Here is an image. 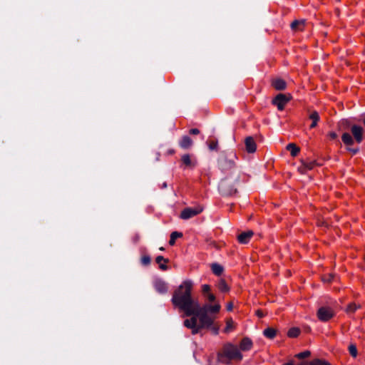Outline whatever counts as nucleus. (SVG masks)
Segmentation results:
<instances>
[{"label":"nucleus","instance_id":"4468645a","mask_svg":"<svg viewBox=\"0 0 365 365\" xmlns=\"http://www.w3.org/2000/svg\"><path fill=\"white\" fill-rule=\"evenodd\" d=\"M271 84L277 91H283L287 88L286 82L282 78L272 79Z\"/></svg>","mask_w":365,"mask_h":365},{"label":"nucleus","instance_id":"f03ea898","mask_svg":"<svg viewBox=\"0 0 365 365\" xmlns=\"http://www.w3.org/2000/svg\"><path fill=\"white\" fill-rule=\"evenodd\" d=\"M243 355L240 351L238 347L232 344L226 343L222 349L218 351L217 359L219 363L222 364H231L232 361H241Z\"/></svg>","mask_w":365,"mask_h":365},{"label":"nucleus","instance_id":"6ab92c4d","mask_svg":"<svg viewBox=\"0 0 365 365\" xmlns=\"http://www.w3.org/2000/svg\"><path fill=\"white\" fill-rule=\"evenodd\" d=\"M210 267L213 274L217 276H220L224 271L223 267L218 263H212Z\"/></svg>","mask_w":365,"mask_h":365},{"label":"nucleus","instance_id":"37998d69","mask_svg":"<svg viewBox=\"0 0 365 365\" xmlns=\"http://www.w3.org/2000/svg\"><path fill=\"white\" fill-rule=\"evenodd\" d=\"M299 365H312V361H310V362H302Z\"/></svg>","mask_w":365,"mask_h":365},{"label":"nucleus","instance_id":"2f4dec72","mask_svg":"<svg viewBox=\"0 0 365 365\" xmlns=\"http://www.w3.org/2000/svg\"><path fill=\"white\" fill-rule=\"evenodd\" d=\"M334 278V275L333 274H325L322 277V280L324 282H331Z\"/></svg>","mask_w":365,"mask_h":365},{"label":"nucleus","instance_id":"bb28decb","mask_svg":"<svg viewBox=\"0 0 365 365\" xmlns=\"http://www.w3.org/2000/svg\"><path fill=\"white\" fill-rule=\"evenodd\" d=\"M233 329H234V322L232 321V319H229L226 322V327L225 328L224 331L226 333H228Z\"/></svg>","mask_w":365,"mask_h":365},{"label":"nucleus","instance_id":"20e7f679","mask_svg":"<svg viewBox=\"0 0 365 365\" xmlns=\"http://www.w3.org/2000/svg\"><path fill=\"white\" fill-rule=\"evenodd\" d=\"M351 132L353 137L349 133H344L341 135L343 143L346 145H352L354 140L356 143H360L363 140L364 129L361 126L354 125L351 127Z\"/></svg>","mask_w":365,"mask_h":365},{"label":"nucleus","instance_id":"aec40b11","mask_svg":"<svg viewBox=\"0 0 365 365\" xmlns=\"http://www.w3.org/2000/svg\"><path fill=\"white\" fill-rule=\"evenodd\" d=\"M287 150H289L293 157H295L299 153V148L294 143H289L287 145Z\"/></svg>","mask_w":365,"mask_h":365},{"label":"nucleus","instance_id":"f257e3e1","mask_svg":"<svg viewBox=\"0 0 365 365\" xmlns=\"http://www.w3.org/2000/svg\"><path fill=\"white\" fill-rule=\"evenodd\" d=\"M193 286L192 280H184L174 291L171 302L186 317H192L185 319L183 324L192 329L193 334H196L202 328L212 325L215 318L213 314L220 312L221 306L216 303L213 305L205 304L201 307L198 301L192 298Z\"/></svg>","mask_w":365,"mask_h":365},{"label":"nucleus","instance_id":"c756f323","mask_svg":"<svg viewBox=\"0 0 365 365\" xmlns=\"http://www.w3.org/2000/svg\"><path fill=\"white\" fill-rule=\"evenodd\" d=\"M208 147L211 150H217L218 148V142L217 140H211L207 142Z\"/></svg>","mask_w":365,"mask_h":365},{"label":"nucleus","instance_id":"58836bf2","mask_svg":"<svg viewBox=\"0 0 365 365\" xmlns=\"http://www.w3.org/2000/svg\"><path fill=\"white\" fill-rule=\"evenodd\" d=\"M233 309V304L232 302H230L227 304V311H232Z\"/></svg>","mask_w":365,"mask_h":365},{"label":"nucleus","instance_id":"9d476101","mask_svg":"<svg viewBox=\"0 0 365 365\" xmlns=\"http://www.w3.org/2000/svg\"><path fill=\"white\" fill-rule=\"evenodd\" d=\"M253 346V343L252 340L248 337H244L239 345L238 349H240V351H250Z\"/></svg>","mask_w":365,"mask_h":365},{"label":"nucleus","instance_id":"393cba45","mask_svg":"<svg viewBox=\"0 0 365 365\" xmlns=\"http://www.w3.org/2000/svg\"><path fill=\"white\" fill-rule=\"evenodd\" d=\"M359 308H360V305L359 304H356V303H351L349 304L346 309V312L349 314L350 313H354L356 312V309H358Z\"/></svg>","mask_w":365,"mask_h":365},{"label":"nucleus","instance_id":"dca6fc26","mask_svg":"<svg viewBox=\"0 0 365 365\" xmlns=\"http://www.w3.org/2000/svg\"><path fill=\"white\" fill-rule=\"evenodd\" d=\"M290 26L294 31H303L305 26V20H295L291 24Z\"/></svg>","mask_w":365,"mask_h":365},{"label":"nucleus","instance_id":"72a5a7b5","mask_svg":"<svg viewBox=\"0 0 365 365\" xmlns=\"http://www.w3.org/2000/svg\"><path fill=\"white\" fill-rule=\"evenodd\" d=\"M141 262L144 265H148L150 263V258L149 256H143L141 259Z\"/></svg>","mask_w":365,"mask_h":365},{"label":"nucleus","instance_id":"1a4fd4ad","mask_svg":"<svg viewBox=\"0 0 365 365\" xmlns=\"http://www.w3.org/2000/svg\"><path fill=\"white\" fill-rule=\"evenodd\" d=\"M181 161L185 168L192 169L197 165V159L190 154H184L181 157Z\"/></svg>","mask_w":365,"mask_h":365},{"label":"nucleus","instance_id":"7c9ffc66","mask_svg":"<svg viewBox=\"0 0 365 365\" xmlns=\"http://www.w3.org/2000/svg\"><path fill=\"white\" fill-rule=\"evenodd\" d=\"M310 355H311V352L307 350V351H302V352H300V353L296 354L295 356L299 359H302L307 358Z\"/></svg>","mask_w":365,"mask_h":365},{"label":"nucleus","instance_id":"a211bd4d","mask_svg":"<svg viewBox=\"0 0 365 365\" xmlns=\"http://www.w3.org/2000/svg\"><path fill=\"white\" fill-rule=\"evenodd\" d=\"M157 264L159 265V268L162 270H167V263L169 262L168 259L164 258L163 256H158L155 259Z\"/></svg>","mask_w":365,"mask_h":365},{"label":"nucleus","instance_id":"a18cd8bd","mask_svg":"<svg viewBox=\"0 0 365 365\" xmlns=\"http://www.w3.org/2000/svg\"><path fill=\"white\" fill-rule=\"evenodd\" d=\"M170 154L174 153V150H170Z\"/></svg>","mask_w":365,"mask_h":365},{"label":"nucleus","instance_id":"b1692460","mask_svg":"<svg viewBox=\"0 0 365 365\" xmlns=\"http://www.w3.org/2000/svg\"><path fill=\"white\" fill-rule=\"evenodd\" d=\"M302 163L308 170L313 169L317 165L315 160H307L306 161L302 160Z\"/></svg>","mask_w":365,"mask_h":365},{"label":"nucleus","instance_id":"4be33fe9","mask_svg":"<svg viewBox=\"0 0 365 365\" xmlns=\"http://www.w3.org/2000/svg\"><path fill=\"white\" fill-rule=\"evenodd\" d=\"M218 289L222 292H227L230 290V287L223 279H220L217 284Z\"/></svg>","mask_w":365,"mask_h":365},{"label":"nucleus","instance_id":"49530a36","mask_svg":"<svg viewBox=\"0 0 365 365\" xmlns=\"http://www.w3.org/2000/svg\"><path fill=\"white\" fill-rule=\"evenodd\" d=\"M363 123H364V126H365V118H364V120H363Z\"/></svg>","mask_w":365,"mask_h":365},{"label":"nucleus","instance_id":"5701e85b","mask_svg":"<svg viewBox=\"0 0 365 365\" xmlns=\"http://www.w3.org/2000/svg\"><path fill=\"white\" fill-rule=\"evenodd\" d=\"M182 236V234L181 232H176V231L173 232L170 235V238L169 240L170 245H174L175 243V240L178 238L181 237Z\"/></svg>","mask_w":365,"mask_h":365},{"label":"nucleus","instance_id":"f8f14e48","mask_svg":"<svg viewBox=\"0 0 365 365\" xmlns=\"http://www.w3.org/2000/svg\"><path fill=\"white\" fill-rule=\"evenodd\" d=\"M253 235L254 232L252 230L243 232L237 236V240L241 244H247L250 242Z\"/></svg>","mask_w":365,"mask_h":365},{"label":"nucleus","instance_id":"4c0bfd02","mask_svg":"<svg viewBox=\"0 0 365 365\" xmlns=\"http://www.w3.org/2000/svg\"><path fill=\"white\" fill-rule=\"evenodd\" d=\"M213 324V323L212 324ZM205 327H204L203 329H205ZM207 329H209V327H206ZM210 328L213 331V332L215 334H218V327H212V325H211L210 327Z\"/></svg>","mask_w":365,"mask_h":365},{"label":"nucleus","instance_id":"a878e982","mask_svg":"<svg viewBox=\"0 0 365 365\" xmlns=\"http://www.w3.org/2000/svg\"><path fill=\"white\" fill-rule=\"evenodd\" d=\"M299 333H300V330H299V329L296 328V327H293V328H291V329L288 331V332H287V335H288V336H289V337L294 338V337L298 336V335L299 334Z\"/></svg>","mask_w":365,"mask_h":365},{"label":"nucleus","instance_id":"a19ab883","mask_svg":"<svg viewBox=\"0 0 365 365\" xmlns=\"http://www.w3.org/2000/svg\"><path fill=\"white\" fill-rule=\"evenodd\" d=\"M348 150L351 152L353 154H356L358 153L359 151V149L356 148V149H354V148H348Z\"/></svg>","mask_w":365,"mask_h":365},{"label":"nucleus","instance_id":"0eeeda50","mask_svg":"<svg viewBox=\"0 0 365 365\" xmlns=\"http://www.w3.org/2000/svg\"><path fill=\"white\" fill-rule=\"evenodd\" d=\"M291 99L292 96L290 94L279 93L272 100V103L277 107L278 110H282Z\"/></svg>","mask_w":365,"mask_h":365},{"label":"nucleus","instance_id":"f704fd0d","mask_svg":"<svg viewBox=\"0 0 365 365\" xmlns=\"http://www.w3.org/2000/svg\"><path fill=\"white\" fill-rule=\"evenodd\" d=\"M204 296L209 302H214L215 300V296L210 292Z\"/></svg>","mask_w":365,"mask_h":365},{"label":"nucleus","instance_id":"2eb2a0df","mask_svg":"<svg viewBox=\"0 0 365 365\" xmlns=\"http://www.w3.org/2000/svg\"><path fill=\"white\" fill-rule=\"evenodd\" d=\"M309 119L312 120V123L309 126L310 129L314 128L317 125L318 122L319 121L320 117L318 112L316 110L309 111Z\"/></svg>","mask_w":365,"mask_h":365},{"label":"nucleus","instance_id":"cd10ccee","mask_svg":"<svg viewBox=\"0 0 365 365\" xmlns=\"http://www.w3.org/2000/svg\"><path fill=\"white\" fill-rule=\"evenodd\" d=\"M349 354L353 356V357H356L357 356V349H356V346L355 344H351L349 346Z\"/></svg>","mask_w":365,"mask_h":365},{"label":"nucleus","instance_id":"7ed1b4c3","mask_svg":"<svg viewBox=\"0 0 365 365\" xmlns=\"http://www.w3.org/2000/svg\"><path fill=\"white\" fill-rule=\"evenodd\" d=\"M240 175L237 171L232 172V176L226 177L219 183L220 192L224 195H232L237 192L240 185Z\"/></svg>","mask_w":365,"mask_h":365},{"label":"nucleus","instance_id":"79ce46f5","mask_svg":"<svg viewBox=\"0 0 365 365\" xmlns=\"http://www.w3.org/2000/svg\"><path fill=\"white\" fill-rule=\"evenodd\" d=\"M329 136L331 139H335L336 138V134L335 133H330Z\"/></svg>","mask_w":365,"mask_h":365},{"label":"nucleus","instance_id":"c85d7f7f","mask_svg":"<svg viewBox=\"0 0 365 365\" xmlns=\"http://www.w3.org/2000/svg\"><path fill=\"white\" fill-rule=\"evenodd\" d=\"M312 361V365H331L328 361L320 359H315Z\"/></svg>","mask_w":365,"mask_h":365},{"label":"nucleus","instance_id":"f3484780","mask_svg":"<svg viewBox=\"0 0 365 365\" xmlns=\"http://www.w3.org/2000/svg\"><path fill=\"white\" fill-rule=\"evenodd\" d=\"M155 290L160 293L164 294L168 291L167 284L162 280H157L154 284Z\"/></svg>","mask_w":365,"mask_h":365},{"label":"nucleus","instance_id":"39448f33","mask_svg":"<svg viewBox=\"0 0 365 365\" xmlns=\"http://www.w3.org/2000/svg\"><path fill=\"white\" fill-rule=\"evenodd\" d=\"M235 158H236L235 154L230 153L227 155L222 153L218 160V165L220 169L223 172L232 170L235 167Z\"/></svg>","mask_w":365,"mask_h":365},{"label":"nucleus","instance_id":"9b49d317","mask_svg":"<svg viewBox=\"0 0 365 365\" xmlns=\"http://www.w3.org/2000/svg\"><path fill=\"white\" fill-rule=\"evenodd\" d=\"M245 148L248 153H252L256 151L257 145L252 137H247L245 140Z\"/></svg>","mask_w":365,"mask_h":365},{"label":"nucleus","instance_id":"ea45409f","mask_svg":"<svg viewBox=\"0 0 365 365\" xmlns=\"http://www.w3.org/2000/svg\"><path fill=\"white\" fill-rule=\"evenodd\" d=\"M256 314L257 316H258L259 317H263L264 314L262 313V312L259 309L257 310L256 311Z\"/></svg>","mask_w":365,"mask_h":365},{"label":"nucleus","instance_id":"473e14b6","mask_svg":"<svg viewBox=\"0 0 365 365\" xmlns=\"http://www.w3.org/2000/svg\"><path fill=\"white\" fill-rule=\"evenodd\" d=\"M202 292L203 295L210 292V286L208 284H203L202 286Z\"/></svg>","mask_w":365,"mask_h":365},{"label":"nucleus","instance_id":"423d86ee","mask_svg":"<svg viewBox=\"0 0 365 365\" xmlns=\"http://www.w3.org/2000/svg\"><path fill=\"white\" fill-rule=\"evenodd\" d=\"M202 211L203 207L200 205H197L193 207H186L182 210L180 213V218H182V220H188L200 214Z\"/></svg>","mask_w":365,"mask_h":365},{"label":"nucleus","instance_id":"c9c22d12","mask_svg":"<svg viewBox=\"0 0 365 365\" xmlns=\"http://www.w3.org/2000/svg\"><path fill=\"white\" fill-rule=\"evenodd\" d=\"M190 134L191 135H198L200 131L197 128H192L189 130Z\"/></svg>","mask_w":365,"mask_h":365},{"label":"nucleus","instance_id":"ddd939ff","mask_svg":"<svg viewBox=\"0 0 365 365\" xmlns=\"http://www.w3.org/2000/svg\"><path fill=\"white\" fill-rule=\"evenodd\" d=\"M178 143L182 149L188 150L192 146L193 141L189 136L184 135L182 137Z\"/></svg>","mask_w":365,"mask_h":365},{"label":"nucleus","instance_id":"c03bdc74","mask_svg":"<svg viewBox=\"0 0 365 365\" xmlns=\"http://www.w3.org/2000/svg\"><path fill=\"white\" fill-rule=\"evenodd\" d=\"M283 365H294V362L292 361H291L288 363L284 364Z\"/></svg>","mask_w":365,"mask_h":365},{"label":"nucleus","instance_id":"e433bc0d","mask_svg":"<svg viewBox=\"0 0 365 365\" xmlns=\"http://www.w3.org/2000/svg\"><path fill=\"white\" fill-rule=\"evenodd\" d=\"M298 170L304 174L308 170L306 168V167L302 163V165L298 168Z\"/></svg>","mask_w":365,"mask_h":365},{"label":"nucleus","instance_id":"412c9836","mask_svg":"<svg viewBox=\"0 0 365 365\" xmlns=\"http://www.w3.org/2000/svg\"><path fill=\"white\" fill-rule=\"evenodd\" d=\"M263 334L267 338L273 339L276 336L277 331L272 327H268L264 330Z\"/></svg>","mask_w":365,"mask_h":365},{"label":"nucleus","instance_id":"6e6552de","mask_svg":"<svg viewBox=\"0 0 365 365\" xmlns=\"http://www.w3.org/2000/svg\"><path fill=\"white\" fill-rule=\"evenodd\" d=\"M334 315V311L329 307H322L318 309L317 317L320 321L327 322Z\"/></svg>","mask_w":365,"mask_h":365}]
</instances>
